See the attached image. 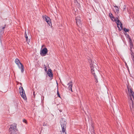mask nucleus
<instances>
[{
    "instance_id": "obj_4",
    "label": "nucleus",
    "mask_w": 134,
    "mask_h": 134,
    "mask_svg": "<svg viewBox=\"0 0 134 134\" xmlns=\"http://www.w3.org/2000/svg\"><path fill=\"white\" fill-rule=\"evenodd\" d=\"M20 94L21 97L25 100L26 99V97L25 91L22 87H20L19 88Z\"/></svg>"
},
{
    "instance_id": "obj_28",
    "label": "nucleus",
    "mask_w": 134,
    "mask_h": 134,
    "mask_svg": "<svg viewBox=\"0 0 134 134\" xmlns=\"http://www.w3.org/2000/svg\"><path fill=\"white\" fill-rule=\"evenodd\" d=\"M5 28V27H3L2 28V29H4V28Z\"/></svg>"
},
{
    "instance_id": "obj_25",
    "label": "nucleus",
    "mask_w": 134,
    "mask_h": 134,
    "mask_svg": "<svg viewBox=\"0 0 134 134\" xmlns=\"http://www.w3.org/2000/svg\"><path fill=\"white\" fill-rule=\"evenodd\" d=\"M21 65H19V66H18V68H19V69H21V72H22V69L21 68Z\"/></svg>"
},
{
    "instance_id": "obj_9",
    "label": "nucleus",
    "mask_w": 134,
    "mask_h": 134,
    "mask_svg": "<svg viewBox=\"0 0 134 134\" xmlns=\"http://www.w3.org/2000/svg\"><path fill=\"white\" fill-rule=\"evenodd\" d=\"M43 20L45 21L49 25V26L51 24V23L50 21V19L49 18L46 16H43Z\"/></svg>"
},
{
    "instance_id": "obj_13",
    "label": "nucleus",
    "mask_w": 134,
    "mask_h": 134,
    "mask_svg": "<svg viewBox=\"0 0 134 134\" xmlns=\"http://www.w3.org/2000/svg\"><path fill=\"white\" fill-rule=\"evenodd\" d=\"M16 64L18 66H19V65H21V68L22 69V73H23L24 71V66L21 63H20V64L18 63V64Z\"/></svg>"
},
{
    "instance_id": "obj_26",
    "label": "nucleus",
    "mask_w": 134,
    "mask_h": 134,
    "mask_svg": "<svg viewBox=\"0 0 134 134\" xmlns=\"http://www.w3.org/2000/svg\"><path fill=\"white\" fill-rule=\"evenodd\" d=\"M23 121L24 122H25V123H27V121L25 119H24L23 120Z\"/></svg>"
},
{
    "instance_id": "obj_22",
    "label": "nucleus",
    "mask_w": 134,
    "mask_h": 134,
    "mask_svg": "<svg viewBox=\"0 0 134 134\" xmlns=\"http://www.w3.org/2000/svg\"><path fill=\"white\" fill-rule=\"evenodd\" d=\"M43 126H48V125L47 124V123H46L45 122H44L43 125Z\"/></svg>"
},
{
    "instance_id": "obj_7",
    "label": "nucleus",
    "mask_w": 134,
    "mask_h": 134,
    "mask_svg": "<svg viewBox=\"0 0 134 134\" xmlns=\"http://www.w3.org/2000/svg\"><path fill=\"white\" fill-rule=\"evenodd\" d=\"M115 22L117 24V26L119 28V29L120 30H121L122 29V24L118 19L117 20H116V21Z\"/></svg>"
},
{
    "instance_id": "obj_12",
    "label": "nucleus",
    "mask_w": 134,
    "mask_h": 134,
    "mask_svg": "<svg viewBox=\"0 0 134 134\" xmlns=\"http://www.w3.org/2000/svg\"><path fill=\"white\" fill-rule=\"evenodd\" d=\"M26 30L25 32V37L26 39V41L27 43H29L30 42V40H29H29L28 39V36H27V34L26 33Z\"/></svg>"
},
{
    "instance_id": "obj_16",
    "label": "nucleus",
    "mask_w": 134,
    "mask_h": 134,
    "mask_svg": "<svg viewBox=\"0 0 134 134\" xmlns=\"http://www.w3.org/2000/svg\"><path fill=\"white\" fill-rule=\"evenodd\" d=\"M131 54V57L132 59L133 62L134 64V55L133 52H130Z\"/></svg>"
},
{
    "instance_id": "obj_14",
    "label": "nucleus",
    "mask_w": 134,
    "mask_h": 134,
    "mask_svg": "<svg viewBox=\"0 0 134 134\" xmlns=\"http://www.w3.org/2000/svg\"><path fill=\"white\" fill-rule=\"evenodd\" d=\"M48 75L50 77H52L53 75L51 69H49L48 72Z\"/></svg>"
},
{
    "instance_id": "obj_30",
    "label": "nucleus",
    "mask_w": 134,
    "mask_h": 134,
    "mask_svg": "<svg viewBox=\"0 0 134 134\" xmlns=\"http://www.w3.org/2000/svg\"><path fill=\"white\" fill-rule=\"evenodd\" d=\"M62 85H63V86H64V85H63V84H62Z\"/></svg>"
},
{
    "instance_id": "obj_3",
    "label": "nucleus",
    "mask_w": 134,
    "mask_h": 134,
    "mask_svg": "<svg viewBox=\"0 0 134 134\" xmlns=\"http://www.w3.org/2000/svg\"><path fill=\"white\" fill-rule=\"evenodd\" d=\"M60 123L62 128V132H64L66 131V122L64 120L62 119L61 120Z\"/></svg>"
},
{
    "instance_id": "obj_18",
    "label": "nucleus",
    "mask_w": 134,
    "mask_h": 134,
    "mask_svg": "<svg viewBox=\"0 0 134 134\" xmlns=\"http://www.w3.org/2000/svg\"><path fill=\"white\" fill-rule=\"evenodd\" d=\"M15 63L16 64H18V63H20V60L18 59H16L15 60Z\"/></svg>"
},
{
    "instance_id": "obj_5",
    "label": "nucleus",
    "mask_w": 134,
    "mask_h": 134,
    "mask_svg": "<svg viewBox=\"0 0 134 134\" xmlns=\"http://www.w3.org/2000/svg\"><path fill=\"white\" fill-rule=\"evenodd\" d=\"M76 20V23L78 26L80 27H81V21L80 19V18L79 16L76 17L75 19Z\"/></svg>"
},
{
    "instance_id": "obj_2",
    "label": "nucleus",
    "mask_w": 134,
    "mask_h": 134,
    "mask_svg": "<svg viewBox=\"0 0 134 134\" xmlns=\"http://www.w3.org/2000/svg\"><path fill=\"white\" fill-rule=\"evenodd\" d=\"M16 124H14L10 126V127L9 129V132L10 134H16L17 131L16 129Z\"/></svg>"
},
{
    "instance_id": "obj_11",
    "label": "nucleus",
    "mask_w": 134,
    "mask_h": 134,
    "mask_svg": "<svg viewBox=\"0 0 134 134\" xmlns=\"http://www.w3.org/2000/svg\"><path fill=\"white\" fill-rule=\"evenodd\" d=\"M109 16L112 21H116V20L118 19L117 18H114L113 14L111 13L109 14Z\"/></svg>"
},
{
    "instance_id": "obj_20",
    "label": "nucleus",
    "mask_w": 134,
    "mask_h": 134,
    "mask_svg": "<svg viewBox=\"0 0 134 134\" xmlns=\"http://www.w3.org/2000/svg\"><path fill=\"white\" fill-rule=\"evenodd\" d=\"M124 30L125 32H127L129 31V30L128 29H126L125 28H124Z\"/></svg>"
},
{
    "instance_id": "obj_6",
    "label": "nucleus",
    "mask_w": 134,
    "mask_h": 134,
    "mask_svg": "<svg viewBox=\"0 0 134 134\" xmlns=\"http://www.w3.org/2000/svg\"><path fill=\"white\" fill-rule=\"evenodd\" d=\"M47 52V49L46 48H44L40 51V53L42 56H44L46 55Z\"/></svg>"
},
{
    "instance_id": "obj_29",
    "label": "nucleus",
    "mask_w": 134,
    "mask_h": 134,
    "mask_svg": "<svg viewBox=\"0 0 134 134\" xmlns=\"http://www.w3.org/2000/svg\"><path fill=\"white\" fill-rule=\"evenodd\" d=\"M44 46V45H43L42 46V47H43Z\"/></svg>"
},
{
    "instance_id": "obj_21",
    "label": "nucleus",
    "mask_w": 134,
    "mask_h": 134,
    "mask_svg": "<svg viewBox=\"0 0 134 134\" xmlns=\"http://www.w3.org/2000/svg\"><path fill=\"white\" fill-rule=\"evenodd\" d=\"M126 6L125 5H124L123 7V11H124L125 10L126 8Z\"/></svg>"
},
{
    "instance_id": "obj_15",
    "label": "nucleus",
    "mask_w": 134,
    "mask_h": 134,
    "mask_svg": "<svg viewBox=\"0 0 134 134\" xmlns=\"http://www.w3.org/2000/svg\"><path fill=\"white\" fill-rule=\"evenodd\" d=\"M130 50L131 51L130 52H133L132 51H133L132 48H133V45L132 43V41L131 40V39H130Z\"/></svg>"
},
{
    "instance_id": "obj_10",
    "label": "nucleus",
    "mask_w": 134,
    "mask_h": 134,
    "mask_svg": "<svg viewBox=\"0 0 134 134\" xmlns=\"http://www.w3.org/2000/svg\"><path fill=\"white\" fill-rule=\"evenodd\" d=\"M68 89L69 90L71 91V92H72V86L73 84L72 81H70L68 84Z\"/></svg>"
},
{
    "instance_id": "obj_1",
    "label": "nucleus",
    "mask_w": 134,
    "mask_h": 134,
    "mask_svg": "<svg viewBox=\"0 0 134 134\" xmlns=\"http://www.w3.org/2000/svg\"><path fill=\"white\" fill-rule=\"evenodd\" d=\"M98 68V65L96 63H93V64H92V66H91L92 73L96 79V75L99 73L97 69Z\"/></svg>"
},
{
    "instance_id": "obj_23",
    "label": "nucleus",
    "mask_w": 134,
    "mask_h": 134,
    "mask_svg": "<svg viewBox=\"0 0 134 134\" xmlns=\"http://www.w3.org/2000/svg\"><path fill=\"white\" fill-rule=\"evenodd\" d=\"M57 95L58 96V97H59L60 98V96L59 93V91H58V90H57Z\"/></svg>"
},
{
    "instance_id": "obj_19",
    "label": "nucleus",
    "mask_w": 134,
    "mask_h": 134,
    "mask_svg": "<svg viewBox=\"0 0 134 134\" xmlns=\"http://www.w3.org/2000/svg\"><path fill=\"white\" fill-rule=\"evenodd\" d=\"M91 128V129H92L91 131H92V133H93L94 134H95L94 132V128H93V126H92Z\"/></svg>"
},
{
    "instance_id": "obj_8",
    "label": "nucleus",
    "mask_w": 134,
    "mask_h": 134,
    "mask_svg": "<svg viewBox=\"0 0 134 134\" xmlns=\"http://www.w3.org/2000/svg\"><path fill=\"white\" fill-rule=\"evenodd\" d=\"M130 94L129 96L130 100L131 101L132 103L133 104V101L132 98L134 100V92L132 91L131 89H130Z\"/></svg>"
},
{
    "instance_id": "obj_17",
    "label": "nucleus",
    "mask_w": 134,
    "mask_h": 134,
    "mask_svg": "<svg viewBox=\"0 0 134 134\" xmlns=\"http://www.w3.org/2000/svg\"><path fill=\"white\" fill-rule=\"evenodd\" d=\"M114 7H115V10L117 12V13H118L119 12V7L118 6H114Z\"/></svg>"
},
{
    "instance_id": "obj_27",
    "label": "nucleus",
    "mask_w": 134,
    "mask_h": 134,
    "mask_svg": "<svg viewBox=\"0 0 134 134\" xmlns=\"http://www.w3.org/2000/svg\"><path fill=\"white\" fill-rule=\"evenodd\" d=\"M33 94H34V97H35V92H34Z\"/></svg>"
},
{
    "instance_id": "obj_24",
    "label": "nucleus",
    "mask_w": 134,
    "mask_h": 134,
    "mask_svg": "<svg viewBox=\"0 0 134 134\" xmlns=\"http://www.w3.org/2000/svg\"><path fill=\"white\" fill-rule=\"evenodd\" d=\"M44 69L45 71H47V69L46 68V66L45 65H44Z\"/></svg>"
}]
</instances>
